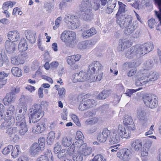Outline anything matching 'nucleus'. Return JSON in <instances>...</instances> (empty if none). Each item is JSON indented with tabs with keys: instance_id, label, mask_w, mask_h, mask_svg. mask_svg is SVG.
<instances>
[{
	"instance_id": "6",
	"label": "nucleus",
	"mask_w": 161,
	"mask_h": 161,
	"mask_svg": "<svg viewBox=\"0 0 161 161\" xmlns=\"http://www.w3.org/2000/svg\"><path fill=\"white\" fill-rule=\"evenodd\" d=\"M91 77V74L88 73V70L87 72L81 71L79 74L76 73L75 77L73 80L74 82H83L89 80L90 81Z\"/></svg>"
},
{
	"instance_id": "18",
	"label": "nucleus",
	"mask_w": 161,
	"mask_h": 161,
	"mask_svg": "<svg viewBox=\"0 0 161 161\" xmlns=\"http://www.w3.org/2000/svg\"><path fill=\"white\" fill-rule=\"evenodd\" d=\"M132 147L136 151H138L142 148V142L141 140L136 139L130 142Z\"/></svg>"
},
{
	"instance_id": "59",
	"label": "nucleus",
	"mask_w": 161,
	"mask_h": 161,
	"mask_svg": "<svg viewBox=\"0 0 161 161\" xmlns=\"http://www.w3.org/2000/svg\"><path fill=\"white\" fill-rule=\"evenodd\" d=\"M94 161H106V159L104 158L103 156L100 154L96 155L93 158Z\"/></svg>"
},
{
	"instance_id": "22",
	"label": "nucleus",
	"mask_w": 161,
	"mask_h": 161,
	"mask_svg": "<svg viewBox=\"0 0 161 161\" xmlns=\"http://www.w3.org/2000/svg\"><path fill=\"white\" fill-rule=\"evenodd\" d=\"M91 7L92 5L89 1H83L80 6V10L81 13L90 11Z\"/></svg>"
},
{
	"instance_id": "58",
	"label": "nucleus",
	"mask_w": 161,
	"mask_h": 161,
	"mask_svg": "<svg viewBox=\"0 0 161 161\" xmlns=\"http://www.w3.org/2000/svg\"><path fill=\"white\" fill-rule=\"evenodd\" d=\"M75 138L77 140H83L84 138V137L81 131H78L76 132Z\"/></svg>"
},
{
	"instance_id": "57",
	"label": "nucleus",
	"mask_w": 161,
	"mask_h": 161,
	"mask_svg": "<svg viewBox=\"0 0 161 161\" xmlns=\"http://www.w3.org/2000/svg\"><path fill=\"white\" fill-rule=\"evenodd\" d=\"M66 61L69 65H72L75 63V60L72 56H69L66 58Z\"/></svg>"
},
{
	"instance_id": "46",
	"label": "nucleus",
	"mask_w": 161,
	"mask_h": 161,
	"mask_svg": "<svg viewBox=\"0 0 161 161\" xmlns=\"http://www.w3.org/2000/svg\"><path fill=\"white\" fill-rule=\"evenodd\" d=\"M85 42V49H86L92 47L96 43L97 41L95 39H92Z\"/></svg>"
},
{
	"instance_id": "37",
	"label": "nucleus",
	"mask_w": 161,
	"mask_h": 161,
	"mask_svg": "<svg viewBox=\"0 0 161 161\" xmlns=\"http://www.w3.org/2000/svg\"><path fill=\"white\" fill-rule=\"evenodd\" d=\"M18 130L16 127H12L8 128L6 131V134L9 136L11 137L17 132Z\"/></svg>"
},
{
	"instance_id": "55",
	"label": "nucleus",
	"mask_w": 161,
	"mask_h": 161,
	"mask_svg": "<svg viewBox=\"0 0 161 161\" xmlns=\"http://www.w3.org/2000/svg\"><path fill=\"white\" fill-rule=\"evenodd\" d=\"M62 19V18L61 17H59L56 19L55 21V25L53 27L54 30L56 29L59 26L60 22Z\"/></svg>"
},
{
	"instance_id": "47",
	"label": "nucleus",
	"mask_w": 161,
	"mask_h": 161,
	"mask_svg": "<svg viewBox=\"0 0 161 161\" xmlns=\"http://www.w3.org/2000/svg\"><path fill=\"white\" fill-rule=\"evenodd\" d=\"M97 118L94 117L87 119L85 122V124L87 125H93L98 121Z\"/></svg>"
},
{
	"instance_id": "30",
	"label": "nucleus",
	"mask_w": 161,
	"mask_h": 161,
	"mask_svg": "<svg viewBox=\"0 0 161 161\" xmlns=\"http://www.w3.org/2000/svg\"><path fill=\"white\" fill-rule=\"evenodd\" d=\"M111 93V90H104L97 96L96 98L99 100L104 99L108 97Z\"/></svg>"
},
{
	"instance_id": "33",
	"label": "nucleus",
	"mask_w": 161,
	"mask_h": 161,
	"mask_svg": "<svg viewBox=\"0 0 161 161\" xmlns=\"http://www.w3.org/2000/svg\"><path fill=\"white\" fill-rule=\"evenodd\" d=\"M15 98V97L14 94H13L11 93H8L7 94L5 97L3 99V102L5 105L7 104V102L11 103L14 101Z\"/></svg>"
},
{
	"instance_id": "31",
	"label": "nucleus",
	"mask_w": 161,
	"mask_h": 161,
	"mask_svg": "<svg viewBox=\"0 0 161 161\" xmlns=\"http://www.w3.org/2000/svg\"><path fill=\"white\" fill-rule=\"evenodd\" d=\"M18 48L19 51L21 52L27 50V45L25 38H22L20 40Z\"/></svg>"
},
{
	"instance_id": "36",
	"label": "nucleus",
	"mask_w": 161,
	"mask_h": 161,
	"mask_svg": "<svg viewBox=\"0 0 161 161\" xmlns=\"http://www.w3.org/2000/svg\"><path fill=\"white\" fill-rule=\"evenodd\" d=\"M72 142V139L70 137H65L62 139V144L65 147H68L70 146Z\"/></svg>"
},
{
	"instance_id": "26",
	"label": "nucleus",
	"mask_w": 161,
	"mask_h": 161,
	"mask_svg": "<svg viewBox=\"0 0 161 161\" xmlns=\"http://www.w3.org/2000/svg\"><path fill=\"white\" fill-rule=\"evenodd\" d=\"M30 110V113L39 114H44V112L42 111V107L39 105H34L31 107Z\"/></svg>"
},
{
	"instance_id": "24",
	"label": "nucleus",
	"mask_w": 161,
	"mask_h": 161,
	"mask_svg": "<svg viewBox=\"0 0 161 161\" xmlns=\"http://www.w3.org/2000/svg\"><path fill=\"white\" fill-rule=\"evenodd\" d=\"M43 115V114L30 113V116L29 118V123L31 124V122L33 124L37 122Z\"/></svg>"
},
{
	"instance_id": "52",
	"label": "nucleus",
	"mask_w": 161,
	"mask_h": 161,
	"mask_svg": "<svg viewBox=\"0 0 161 161\" xmlns=\"http://www.w3.org/2000/svg\"><path fill=\"white\" fill-rule=\"evenodd\" d=\"M153 65V61L151 60H148L144 63V67L146 69H150Z\"/></svg>"
},
{
	"instance_id": "39",
	"label": "nucleus",
	"mask_w": 161,
	"mask_h": 161,
	"mask_svg": "<svg viewBox=\"0 0 161 161\" xmlns=\"http://www.w3.org/2000/svg\"><path fill=\"white\" fill-rule=\"evenodd\" d=\"M11 72L14 76L20 77L22 75L21 69L18 67H13L11 69Z\"/></svg>"
},
{
	"instance_id": "10",
	"label": "nucleus",
	"mask_w": 161,
	"mask_h": 161,
	"mask_svg": "<svg viewBox=\"0 0 161 161\" xmlns=\"http://www.w3.org/2000/svg\"><path fill=\"white\" fill-rule=\"evenodd\" d=\"M4 119V121L0 125V128L2 130L8 128L10 126H13L15 123L14 116H7Z\"/></svg>"
},
{
	"instance_id": "48",
	"label": "nucleus",
	"mask_w": 161,
	"mask_h": 161,
	"mask_svg": "<svg viewBox=\"0 0 161 161\" xmlns=\"http://www.w3.org/2000/svg\"><path fill=\"white\" fill-rule=\"evenodd\" d=\"M77 153H76L73 156V159L74 161H82L83 157L82 154L77 152Z\"/></svg>"
},
{
	"instance_id": "60",
	"label": "nucleus",
	"mask_w": 161,
	"mask_h": 161,
	"mask_svg": "<svg viewBox=\"0 0 161 161\" xmlns=\"http://www.w3.org/2000/svg\"><path fill=\"white\" fill-rule=\"evenodd\" d=\"M72 119L74 120V122L78 126H80V123L79 121V119L76 115L75 114H72L71 116Z\"/></svg>"
},
{
	"instance_id": "9",
	"label": "nucleus",
	"mask_w": 161,
	"mask_h": 161,
	"mask_svg": "<svg viewBox=\"0 0 161 161\" xmlns=\"http://www.w3.org/2000/svg\"><path fill=\"white\" fill-rule=\"evenodd\" d=\"M117 155L120 159L127 160L131 157L132 153L130 149L124 148L119 150L117 152Z\"/></svg>"
},
{
	"instance_id": "4",
	"label": "nucleus",
	"mask_w": 161,
	"mask_h": 161,
	"mask_svg": "<svg viewBox=\"0 0 161 161\" xmlns=\"http://www.w3.org/2000/svg\"><path fill=\"white\" fill-rule=\"evenodd\" d=\"M136 49L137 55L140 56L143 54H145L152 51L154 48V45L152 42H147L140 46H135Z\"/></svg>"
},
{
	"instance_id": "61",
	"label": "nucleus",
	"mask_w": 161,
	"mask_h": 161,
	"mask_svg": "<svg viewBox=\"0 0 161 161\" xmlns=\"http://www.w3.org/2000/svg\"><path fill=\"white\" fill-rule=\"evenodd\" d=\"M38 143L41 147H43V148L44 149L45 139L44 137H41L38 139Z\"/></svg>"
},
{
	"instance_id": "25",
	"label": "nucleus",
	"mask_w": 161,
	"mask_h": 161,
	"mask_svg": "<svg viewBox=\"0 0 161 161\" xmlns=\"http://www.w3.org/2000/svg\"><path fill=\"white\" fill-rule=\"evenodd\" d=\"M148 80L146 75H143L140 77L136 80L135 82V85L137 86H142L148 83Z\"/></svg>"
},
{
	"instance_id": "38",
	"label": "nucleus",
	"mask_w": 161,
	"mask_h": 161,
	"mask_svg": "<svg viewBox=\"0 0 161 161\" xmlns=\"http://www.w3.org/2000/svg\"><path fill=\"white\" fill-rule=\"evenodd\" d=\"M97 73L99 74V75H94L95 74H91L90 82L93 81H99L101 80L102 78L103 73L102 71H101Z\"/></svg>"
},
{
	"instance_id": "53",
	"label": "nucleus",
	"mask_w": 161,
	"mask_h": 161,
	"mask_svg": "<svg viewBox=\"0 0 161 161\" xmlns=\"http://www.w3.org/2000/svg\"><path fill=\"white\" fill-rule=\"evenodd\" d=\"M8 60V58L6 55H3L0 53V66H2L4 62Z\"/></svg>"
},
{
	"instance_id": "50",
	"label": "nucleus",
	"mask_w": 161,
	"mask_h": 161,
	"mask_svg": "<svg viewBox=\"0 0 161 161\" xmlns=\"http://www.w3.org/2000/svg\"><path fill=\"white\" fill-rule=\"evenodd\" d=\"M12 149H13V146L12 145H8L4 148L2 151V153L3 154L6 155L9 153Z\"/></svg>"
},
{
	"instance_id": "54",
	"label": "nucleus",
	"mask_w": 161,
	"mask_h": 161,
	"mask_svg": "<svg viewBox=\"0 0 161 161\" xmlns=\"http://www.w3.org/2000/svg\"><path fill=\"white\" fill-rule=\"evenodd\" d=\"M142 88H141L136 89H128L126 91L125 94H126L127 96L130 97L133 93L140 90Z\"/></svg>"
},
{
	"instance_id": "8",
	"label": "nucleus",
	"mask_w": 161,
	"mask_h": 161,
	"mask_svg": "<svg viewBox=\"0 0 161 161\" xmlns=\"http://www.w3.org/2000/svg\"><path fill=\"white\" fill-rule=\"evenodd\" d=\"M96 105V103L94 99H85L82 100L80 103L79 107V109L81 111L85 110L93 107Z\"/></svg>"
},
{
	"instance_id": "35",
	"label": "nucleus",
	"mask_w": 161,
	"mask_h": 161,
	"mask_svg": "<svg viewBox=\"0 0 161 161\" xmlns=\"http://www.w3.org/2000/svg\"><path fill=\"white\" fill-rule=\"evenodd\" d=\"M11 156L14 158H16L21 153L20 148L19 145H16L13 147V149L12 150Z\"/></svg>"
},
{
	"instance_id": "45",
	"label": "nucleus",
	"mask_w": 161,
	"mask_h": 161,
	"mask_svg": "<svg viewBox=\"0 0 161 161\" xmlns=\"http://www.w3.org/2000/svg\"><path fill=\"white\" fill-rule=\"evenodd\" d=\"M25 114H18L17 116L16 117V124L18 122H19L20 124H22L26 123L25 120V117L24 115Z\"/></svg>"
},
{
	"instance_id": "41",
	"label": "nucleus",
	"mask_w": 161,
	"mask_h": 161,
	"mask_svg": "<svg viewBox=\"0 0 161 161\" xmlns=\"http://www.w3.org/2000/svg\"><path fill=\"white\" fill-rule=\"evenodd\" d=\"M22 57L21 55H19L18 56L12 58L11 59V63L12 64L15 65H19L22 63L21 58Z\"/></svg>"
},
{
	"instance_id": "11",
	"label": "nucleus",
	"mask_w": 161,
	"mask_h": 161,
	"mask_svg": "<svg viewBox=\"0 0 161 161\" xmlns=\"http://www.w3.org/2000/svg\"><path fill=\"white\" fill-rule=\"evenodd\" d=\"M128 130H126L124 126L122 125H119L117 133L122 138L129 139L131 136V134Z\"/></svg>"
},
{
	"instance_id": "64",
	"label": "nucleus",
	"mask_w": 161,
	"mask_h": 161,
	"mask_svg": "<svg viewBox=\"0 0 161 161\" xmlns=\"http://www.w3.org/2000/svg\"><path fill=\"white\" fill-rule=\"evenodd\" d=\"M37 161H49L48 157L46 155H41L37 158Z\"/></svg>"
},
{
	"instance_id": "49",
	"label": "nucleus",
	"mask_w": 161,
	"mask_h": 161,
	"mask_svg": "<svg viewBox=\"0 0 161 161\" xmlns=\"http://www.w3.org/2000/svg\"><path fill=\"white\" fill-rule=\"evenodd\" d=\"M55 138V133L53 131H51L48 134L47 137V143H49L50 144V143H52L54 139Z\"/></svg>"
},
{
	"instance_id": "63",
	"label": "nucleus",
	"mask_w": 161,
	"mask_h": 161,
	"mask_svg": "<svg viewBox=\"0 0 161 161\" xmlns=\"http://www.w3.org/2000/svg\"><path fill=\"white\" fill-rule=\"evenodd\" d=\"M119 149V145H118L112 146L109 148V151H110L112 152H116Z\"/></svg>"
},
{
	"instance_id": "44",
	"label": "nucleus",
	"mask_w": 161,
	"mask_h": 161,
	"mask_svg": "<svg viewBox=\"0 0 161 161\" xmlns=\"http://www.w3.org/2000/svg\"><path fill=\"white\" fill-rule=\"evenodd\" d=\"M84 144H86V143H84V141L82 140H77L75 143H73L75 147L76 150L80 149V150H81V149L83 148L82 146Z\"/></svg>"
},
{
	"instance_id": "17",
	"label": "nucleus",
	"mask_w": 161,
	"mask_h": 161,
	"mask_svg": "<svg viewBox=\"0 0 161 161\" xmlns=\"http://www.w3.org/2000/svg\"><path fill=\"white\" fill-rule=\"evenodd\" d=\"M5 46L6 51L9 53H13L15 50L16 45L12 42L6 41L5 43Z\"/></svg>"
},
{
	"instance_id": "51",
	"label": "nucleus",
	"mask_w": 161,
	"mask_h": 161,
	"mask_svg": "<svg viewBox=\"0 0 161 161\" xmlns=\"http://www.w3.org/2000/svg\"><path fill=\"white\" fill-rule=\"evenodd\" d=\"M14 111L15 108L14 105H10L6 112L7 116H13L12 115L14 114Z\"/></svg>"
},
{
	"instance_id": "27",
	"label": "nucleus",
	"mask_w": 161,
	"mask_h": 161,
	"mask_svg": "<svg viewBox=\"0 0 161 161\" xmlns=\"http://www.w3.org/2000/svg\"><path fill=\"white\" fill-rule=\"evenodd\" d=\"M8 39L13 42H16L19 38V35L17 31H10L8 33Z\"/></svg>"
},
{
	"instance_id": "1",
	"label": "nucleus",
	"mask_w": 161,
	"mask_h": 161,
	"mask_svg": "<svg viewBox=\"0 0 161 161\" xmlns=\"http://www.w3.org/2000/svg\"><path fill=\"white\" fill-rule=\"evenodd\" d=\"M132 20V17L130 15H127L125 17L122 16L118 18L117 23L122 29L125 27L124 33L126 35L132 33L137 27V21Z\"/></svg>"
},
{
	"instance_id": "7",
	"label": "nucleus",
	"mask_w": 161,
	"mask_h": 161,
	"mask_svg": "<svg viewBox=\"0 0 161 161\" xmlns=\"http://www.w3.org/2000/svg\"><path fill=\"white\" fill-rule=\"evenodd\" d=\"M103 67L98 61H94L89 65L88 73L91 74H97V73L101 71Z\"/></svg>"
},
{
	"instance_id": "34",
	"label": "nucleus",
	"mask_w": 161,
	"mask_h": 161,
	"mask_svg": "<svg viewBox=\"0 0 161 161\" xmlns=\"http://www.w3.org/2000/svg\"><path fill=\"white\" fill-rule=\"evenodd\" d=\"M83 148L81 149L82 154L84 156H86L90 155L92 152V148L91 147H88L87 144H83L82 146Z\"/></svg>"
},
{
	"instance_id": "5",
	"label": "nucleus",
	"mask_w": 161,
	"mask_h": 161,
	"mask_svg": "<svg viewBox=\"0 0 161 161\" xmlns=\"http://www.w3.org/2000/svg\"><path fill=\"white\" fill-rule=\"evenodd\" d=\"M64 22L70 25L72 29H76L80 25L79 19L76 16L70 14L65 15L64 19Z\"/></svg>"
},
{
	"instance_id": "29",
	"label": "nucleus",
	"mask_w": 161,
	"mask_h": 161,
	"mask_svg": "<svg viewBox=\"0 0 161 161\" xmlns=\"http://www.w3.org/2000/svg\"><path fill=\"white\" fill-rule=\"evenodd\" d=\"M16 126L19 127V133L20 135H24L28 131V129L27 128L26 123L20 124L19 122L15 124Z\"/></svg>"
},
{
	"instance_id": "62",
	"label": "nucleus",
	"mask_w": 161,
	"mask_h": 161,
	"mask_svg": "<svg viewBox=\"0 0 161 161\" xmlns=\"http://www.w3.org/2000/svg\"><path fill=\"white\" fill-rule=\"evenodd\" d=\"M100 1L98 0H94V4L93 5V8L95 10L98 9L100 7Z\"/></svg>"
},
{
	"instance_id": "16",
	"label": "nucleus",
	"mask_w": 161,
	"mask_h": 161,
	"mask_svg": "<svg viewBox=\"0 0 161 161\" xmlns=\"http://www.w3.org/2000/svg\"><path fill=\"white\" fill-rule=\"evenodd\" d=\"M135 46H134L128 49L125 51V56L128 59H132L134 58L136 56H138L137 55L136 49Z\"/></svg>"
},
{
	"instance_id": "19",
	"label": "nucleus",
	"mask_w": 161,
	"mask_h": 161,
	"mask_svg": "<svg viewBox=\"0 0 161 161\" xmlns=\"http://www.w3.org/2000/svg\"><path fill=\"white\" fill-rule=\"evenodd\" d=\"M130 42L126 40H120L117 48L119 52H122L126 47H129Z\"/></svg>"
},
{
	"instance_id": "13",
	"label": "nucleus",
	"mask_w": 161,
	"mask_h": 161,
	"mask_svg": "<svg viewBox=\"0 0 161 161\" xmlns=\"http://www.w3.org/2000/svg\"><path fill=\"white\" fill-rule=\"evenodd\" d=\"M44 150L43 147H41L38 143H34L32 144L31 147V154L33 156H35Z\"/></svg>"
},
{
	"instance_id": "40",
	"label": "nucleus",
	"mask_w": 161,
	"mask_h": 161,
	"mask_svg": "<svg viewBox=\"0 0 161 161\" xmlns=\"http://www.w3.org/2000/svg\"><path fill=\"white\" fill-rule=\"evenodd\" d=\"M35 33L29 31L26 35L27 39L31 43H34L36 41L35 38Z\"/></svg>"
},
{
	"instance_id": "32",
	"label": "nucleus",
	"mask_w": 161,
	"mask_h": 161,
	"mask_svg": "<svg viewBox=\"0 0 161 161\" xmlns=\"http://www.w3.org/2000/svg\"><path fill=\"white\" fill-rule=\"evenodd\" d=\"M116 2L115 0H109L108 2L107 8L106 11L108 13H111L115 7Z\"/></svg>"
},
{
	"instance_id": "28",
	"label": "nucleus",
	"mask_w": 161,
	"mask_h": 161,
	"mask_svg": "<svg viewBox=\"0 0 161 161\" xmlns=\"http://www.w3.org/2000/svg\"><path fill=\"white\" fill-rule=\"evenodd\" d=\"M149 81H153L157 80L158 78V74L156 72L151 71L146 74Z\"/></svg>"
},
{
	"instance_id": "23",
	"label": "nucleus",
	"mask_w": 161,
	"mask_h": 161,
	"mask_svg": "<svg viewBox=\"0 0 161 161\" xmlns=\"http://www.w3.org/2000/svg\"><path fill=\"white\" fill-rule=\"evenodd\" d=\"M97 31L93 27H92L88 30L84 31L82 33V36L84 39H87L93 35L95 34Z\"/></svg>"
},
{
	"instance_id": "2",
	"label": "nucleus",
	"mask_w": 161,
	"mask_h": 161,
	"mask_svg": "<svg viewBox=\"0 0 161 161\" xmlns=\"http://www.w3.org/2000/svg\"><path fill=\"white\" fill-rule=\"evenodd\" d=\"M61 39L64 42H67L70 47H74L77 42L75 33L71 31H64L61 34Z\"/></svg>"
},
{
	"instance_id": "20",
	"label": "nucleus",
	"mask_w": 161,
	"mask_h": 161,
	"mask_svg": "<svg viewBox=\"0 0 161 161\" xmlns=\"http://www.w3.org/2000/svg\"><path fill=\"white\" fill-rule=\"evenodd\" d=\"M118 4L119 5V8L118 11L116 14V22L117 23V20L119 17L121 16H123L124 17H125L124 16L122 15H120L121 13H124L127 10L126 8V6L125 4H123L121 2H118Z\"/></svg>"
},
{
	"instance_id": "14",
	"label": "nucleus",
	"mask_w": 161,
	"mask_h": 161,
	"mask_svg": "<svg viewBox=\"0 0 161 161\" xmlns=\"http://www.w3.org/2000/svg\"><path fill=\"white\" fill-rule=\"evenodd\" d=\"M120 137L117 133V130L115 129L113 130L111 133L109 138V141L110 144H114L119 142Z\"/></svg>"
},
{
	"instance_id": "21",
	"label": "nucleus",
	"mask_w": 161,
	"mask_h": 161,
	"mask_svg": "<svg viewBox=\"0 0 161 161\" xmlns=\"http://www.w3.org/2000/svg\"><path fill=\"white\" fill-rule=\"evenodd\" d=\"M45 124L44 123H38L32 129L33 132L37 134L42 133L45 130Z\"/></svg>"
},
{
	"instance_id": "3",
	"label": "nucleus",
	"mask_w": 161,
	"mask_h": 161,
	"mask_svg": "<svg viewBox=\"0 0 161 161\" xmlns=\"http://www.w3.org/2000/svg\"><path fill=\"white\" fill-rule=\"evenodd\" d=\"M142 99L144 104L147 107L153 108L157 106L158 98L154 94H145L143 96Z\"/></svg>"
},
{
	"instance_id": "12",
	"label": "nucleus",
	"mask_w": 161,
	"mask_h": 161,
	"mask_svg": "<svg viewBox=\"0 0 161 161\" xmlns=\"http://www.w3.org/2000/svg\"><path fill=\"white\" fill-rule=\"evenodd\" d=\"M124 124L127 126L129 130L134 131L135 130V126L131 117L128 115L124 116L123 121Z\"/></svg>"
},
{
	"instance_id": "42",
	"label": "nucleus",
	"mask_w": 161,
	"mask_h": 161,
	"mask_svg": "<svg viewBox=\"0 0 161 161\" xmlns=\"http://www.w3.org/2000/svg\"><path fill=\"white\" fill-rule=\"evenodd\" d=\"M92 17L91 11H86V12H82V18L85 20L87 21L90 20Z\"/></svg>"
},
{
	"instance_id": "15",
	"label": "nucleus",
	"mask_w": 161,
	"mask_h": 161,
	"mask_svg": "<svg viewBox=\"0 0 161 161\" xmlns=\"http://www.w3.org/2000/svg\"><path fill=\"white\" fill-rule=\"evenodd\" d=\"M111 133L110 131L107 129H104L103 130L102 132L98 135L97 139L100 142H104L106 141L108 136H110Z\"/></svg>"
},
{
	"instance_id": "43",
	"label": "nucleus",
	"mask_w": 161,
	"mask_h": 161,
	"mask_svg": "<svg viewBox=\"0 0 161 161\" xmlns=\"http://www.w3.org/2000/svg\"><path fill=\"white\" fill-rule=\"evenodd\" d=\"M137 116L140 120H143L145 118L146 113L142 108H140L137 110Z\"/></svg>"
},
{
	"instance_id": "56",
	"label": "nucleus",
	"mask_w": 161,
	"mask_h": 161,
	"mask_svg": "<svg viewBox=\"0 0 161 161\" xmlns=\"http://www.w3.org/2000/svg\"><path fill=\"white\" fill-rule=\"evenodd\" d=\"M58 157L59 159H62L65 158L66 156V154L65 152V150L63 149L57 153Z\"/></svg>"
}]
</instances>
